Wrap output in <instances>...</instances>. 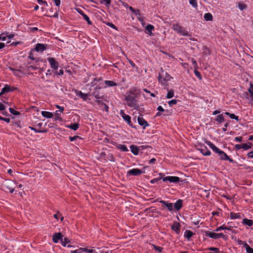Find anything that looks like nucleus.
Segmentation results:
<instances>
[{
    "label": "nucleus",
    "mask_w": 253,
    "mask_h": 253,
    "mask_svg": "<svg viewBox=\"0 0 253 253\" xmlns=\"http://www.w3.org/2000/svg\"><path fill=\"white\" fill-rule=\"evenodd\" d=\"M140 93V90L137 88H131L124 95L126 104L130 107L134 108L138 107V99Z\"/></svg>",
    "instance_id": "f257e3e1"
},
{
    "label": "nucleus",
    "mask_w": 253,
    "mask_h": 253,
    "mask_svg": "<svg viewBox=\"0 0 253 253\" xmlns=\"http://www.w3.org/2000/svg\"><path fill=\"white\" fill-rule=\"evenodd\" d=\"M172 29L178 33L179 34L184 36H189V34L187 31H186L184 28L178 24H174L172 25Z\"/></svg>",
    "instance_id": "f03ea898"
},
{
    "label": "nucleus",
    "mask_w": 253,
    "mask_h": 253,
    "mask_svg": "<svg viewBox=\"0 0 253 253\" xmlns=\"http://www.w3.org/2000/svg\"><path fill=\"white\" fill-rule=\"evenodd\" d=\"M14 183L13 181L7 180L2 184V187L4 190L9 191L10 193H13L14 191Z\"/></svg>",
    "instance_id": "7ed1b4c3"
},
{
    "label": "nucleus",
    "mask_w": 253,
    "mask_h": 253,
    "mask_svg": "<svg viewBox=\"0 0 253 253\" xmlns=\"http://www.w3.org/2000/svg\"><path fill=\"white\" fill-rule=\"evenodd\" d=\"M162 179L165 182L169 181L170 183H177L180 181V178L177 176H168L163 177Z\"/></svg>",
    "instance_id": "20e7f679"
},
{
    "label": "nucleus",
    "mask_w": 253,
    "mask_h": 253,
    "mask_svg": "<svg viewBox=\"0 0 253 253\" xmlns=\"http://www.w3.org/2000/svg\"><path fill=\"white\" fill-rule=\"evenodd\" d=\"M137 121L139 125L143 127V129H145L146 126H149L147 121H146L143 117V115L140 114L137 118Z\"/></svg>",
    "instance_id": "39448f33"
},
{
    "label": "nucleus",
    "mask_w": 253,
    "mask_h": 253,
    "mask_svg": "<svg viewBox=\"0 0 253 253\" xmlns=\"http://www.w3.org/2000/svg\"><path fill=\"white\" fill-rule=\"evenodd\" d=\"M217 154L219 155L220 159L221 160H227L230 162H233V159L230 158V157L223 151L220 150Z\"/></svg>",
    "instance_id": "423d86ee"
},
{
    "label": "nucleus",
    "mask_w": 253,
    "mask_h": 253,
    "mask_svg": "<svg viewBox=\"0 0 253 253\" xmlns=\"http://www.w3.org/2000/svg\"><path fill=\"white\" fill-rule=\"evenodd\" d=\"M47 60L50 65L51 68L55 70L58 69L59 63L54 59V58L52 57L48 58H47Z\"/></svg>",
    "instance_id": "0eeeda50"
},
{
    "label": "nucleus",
    "mask_w": 253,
    "mask_h": 253,
    "mask_svg": "<svg viewBox=\"0 0 253 253\" xmlns=\"http://www.w3.org/2000/svg\"><path fill=\"white\" fill-rule=\"evenodd\" d=\"M15 89L16 88L14 87H11L10 86L6 84L4 86L3 88H2L1 92H0V96L2 95L3 94L12 91Z\"/></svg>",
    "instance_id": "6e6552de"
},
{
    "label": "nucleus",
    "mask_w": 253,
    "mask_h": 253,
    "mask_svg": "<svg viewBox=\"0 0 253 253\" xmlns=\"http://www.w3.org/2000/svg\"><path fill=\"white\" fill-rule=\"evenodd\" d=\"M63 238V235L60 232L55 233L53 235L52 241L55 243H57L60 241L61 242Z\"/></svg>",
    "instance_id": "1a4fd4ad"
},
{
    "label": "nucleus",
    "mask_w": 253,
    "mask_h": 253,
    "mask_svg": "<svg viewBox=\"0 0 253 253\" xmlns=\"http://www.w3.org/2000/svg\"><path fill=\"white\" fill-rule=\"evenodd\" d=\"M142 173V171L138 169H133L129 170L127 174L128 175H138Z\"/></svg>",
    "instance_id": "9d476101"
},
{
    "label": "nucleus",
    "mask_w": 253,
    "mask_h": 253,
    "mask_svg": "<svg viewBox=\"0 0 253 253\" xmlns=\"http://www.w3.org/2000/svg\"><path fill=\"white\" fill-rule=\"evenodd\" d=\"M120 115L123 117L124 120L126 121L129 126H132L131 124V118L129 115H126L123 110L120 111Z\"/></svg>",
    "instance_id": "9b49d317"
},
{
    "label": "nucleus",
    "mask_w": 253,
    "mask_h": 253,
    "mask_svg": "<svg viewBox=\"0 0 253 253\" xmlns=\"http://www.w3.org/2000/svg\"><path fill=\"white\" fill-rule=\"evenodd\" d=\"M198 150L204 156H210L211 154L210 151L208 150L206 146L199 148Z\"/></svg>",
    "instance_id": "f8f14e48"
},
{
    "label": "nucleus",
    "mask_w": 253,
    "mask_h": 253,
    "mask_svg": "<svg viewBox=\"0 0 253 253\" xmlns=\"http://www.w3.org/2000/svg\"><path fill=\"white\" fill-rule=\"evenodd\" d=\"M205 235L211 238H212L214 239H218L217 233L214 232H211L209 231H206L205 232Z\"/></svg>",
    "instance_id": "ddd939ff"
},
{
    "label": "nucleus",
    "mask_w": 253,
    "mask_h": 253,
    "mask_svg": "<svg viewBox=\"0 0 253 253\" xmlns=\"http://www.w3.org/2000/svg\"><path fill=\"white\" fill-rule=\"evenodd\" d=\"M46 46L45 44L38 43L35 47V50L38 52H43L46 49Z\"/></svg>",
    "instance_id": "4468645a"
},
{
    "label": "nucleus",
    "mask_w": 253,
    "mask_h": 253,
    "mask_svg": "<svg viewBox=\"0 0 253 253\" xmlns=\"http://www.w3.org/2000/svg\"><path fill=\"white\" fill-rule=\"evenodd\" d=\"M180 224L177 222H175L171 226V229L174 231L177 234L180 233Z\"/></svg>",
    "instance_id": "2eb2a0df"
},
{
    "label": "nucleus",
    "mask_w": 253,
    "mask_h": 253,
    "mask_svg": "<svg viewBox=\"0 0 253 253\" xmlns=\"http://www.w3.org/2000/svg\"><path fill=\"white\" fill-rule=\"evenodd\" d=\"M160 202L167 207L169 211H172L173 210V206L172 203H168L167 202L163 200H161Z\"/></svg>",
    "instance_id": "dca6fc26"
},
{
    "label": "nucleus",
    "mask_w": 253,
    "mask_h": 253,
    "mask_svg": "<svg viewBox=\"0 0 253 253\" xmlns=\"http://www.w3.org/2000/svg\"><path fill=\"white\" fill-rule=\"evenodd\" d=\"M207 144L216 153H218L220 150L211 142L208 141Z\"/></svg>",
    "instance_id": "f3484780"
},
{
    "label": "nucleus",
    "mask_w": 253,
    "mask_h": 253,
    "mask_svg": "<svg viewBox=\"0 0 253 253\" xmlns=\"http://www.w3.org/2000/svg\"><path fill=\"white\" fill-rule=\"evenodd\" d=\"M76 94L82 99H83L84 101H86L87 99L88 95L87 94H85L83 93L81 91H76Z\"/></svg>",
    "instance_id": "a211bd4d"
},
{
    "label": "nucleus",
    "mask_w": 253,
    "mask_h": 253,
    "mask_svg": "<svg viewBox=\"0 0 253 253\" xmlns=\"http://www.w3.org/2000/svg\"><path fill=\"white\" fill-rule=\"evenodd\" d=\"M182 206V200L180 199L177 200L174 205V207L177 211H179L181 208Z\"/></svg>",
    "instance_id": "6ab92c4d"
},
{
    "label": "nucleus",
    "mask_w": 253,
    "mask_h": 253,
    "mask_svg": "<svg viewBox=\"0 0 253 253\" xmlns=\"http://www.w3.org/2000/svg\"><path fill=\"white\" fill-rule=\"evenodd\" d=\"M131 152L135 155H137L138 154L139 149L135 145H132L130 147Z\"/></svg>",
    "instance_id": "aec40b11"
},
{
    "label": "nucleus",
    "mask_w": 253,
    "mask_h": 253,
    "mask_svg": "<svg viewBox=\"0 0 253 253\" xmlns=\"http://www.w3.org/2000/svg\"><path fill=\"white\" fill-rule=\"evenodd\" d=\"M221 230H231L232 227L231 226L230 227H227L225 226L224 225H222L218 227H217L215 230V231L218 232Z\"/></svg>",
    "instance_id": "412c9836"
},
{
    "label": "nucleus",
    "mask_w": 253,
    "mask_h": 253,
    "mask_svg": "<svg viewBox=\"0 0 253 253\" xmlns=\"http://www.w3.org/2000/svg\"><path fill=\"white\" fill-rule=\"evenodd\" d=\"M41 113L43 117L46 118H51L53 116L52 113L49 112L42 111Z\"/></svg>",
    "instance_id": "4be33fe9"
},
{
    "label": "nucleus",
    "mask_w": 253,
    "mask_h": 253,
    "mask_svg": "<svg viewBox=\"0 0 253 253\" xmlns=\"http://www.w3.org/2000/svg\"><path fill=\"white\" fill-rule=\"evenodd\" d=\"M193 235V232L187 230L185 231L184 233V237L186 238L188 240H189Z\"/></svg>",
    "instance_id": "5701e85b"
},
{
    "label": "nucleus",
    "mask_w": 253,
    "mask_h": 253,
    "mask_svg": "<svg viewBox=\"0 0 253 253\" xmlns=\"http://www.w3.org/2000/svg\"><path fill=\"white\" fill-rule=\"evenodd\" d=\"M230 218L232 219L240 218L241 216L239 213H234L231 212L230 213Z\"/></svg>",
    "instance_id": "b1692460"
},
{
    "label": "nucleus",
    "mask_w": 253,
    "mask_h": 253,
    "mask_svg": "<svg viewBox=\"0 0 253 253\" xmlns=\"http://www.w3.org/2000/svg\"><path fill=\"white\" fill-rule=\"evenodd\" d=\"M243 223L248 226H251L253 225V220L245 218L243 220Z\"/></svg>",
    "instance_id": "393cba45"
},
{
    "label": "nucleus",
    "mask_w": 253,
    "mask_h": 253,
    "mask_svg": "<svg viewBox=\"0 0 253 253\" xmlns=\"http://www.w3.org/2000/svg\"><path fill=\"white\" fill-rule=\"evenodd\" d=\"M252 143L249 142L248 143L242 144V147L243 149L247 150L252 148Z\"/></svg>",
    "instance_id": "a878e982"
},
{
    "label": "nucleus",
    "mask_w": 253,
    "mask_h": 253,
    "mask_svg": "<svg viewBox=\"0 0 253 253\" xmlns=\"http://www.w3.org/2000/svg\"><path fill=\"white\" fill-rule=\"evenodd\" d=\"M67 127L69 128H71L74 130H76L77 129H78V128L79 127V125L77 123H74L73 124H71L69 126H67Z\"/></svg>",
    "instance_id": "bb28decb"
},
{
    "label": "nucleus",
    "mask_w": 253,
    "mask_h": 253,
    "mask_svg": "<svg viewBox=\"0 0 253 253\" xmlns=\"http://www.w3.org/2000/svg\"><path fill=\"white\" fill-rule=\"evenodd\" d=\"M70 240L69 238L65 237L64 239L62 238L61 243L63 246L65 247L67 244L70 243Z\"/></svg>",
    "instance_id": "cd10ccee"
},
{
    "label": "nucleus",
    "mask_w": 253,
    "mask_h": 253,
    "mask_svg": "<svg viewBox=\"0 0 253 253\" xmlns=\"http://www.w3.org/2000/svg\"><path fill=\"white\" fill-rule=\"evenodd\" d=\"M204 19L206 21H211L212 20V15L210 13H207L204 15Z\"/></svg>",
    "instance_id": "c85d7f7f"
},
{
    "label": "nucleus",
    "mask_w": 253,
    "mask_h": 253,
    "mask_svg": "<svg viewBox=\"0 0 253 253\" xmlns=\"http://www.w3.org/2000/svg\"><path fill=\"white\" fill-rule=\"evenodd\" d=\"M215 120L219 123H221L224 121V119L222 114L217 116Z\"/></svg>",
    "instance_id": "c756f323"
},
{
    "label": "nucleus",
    "mask_w": 253,
    "mask_h": 253,
    "mask_svg": "<svg viewBox=\"0 0 253 253\" xmlns=\"http://www.w3.org/2000/svg\"><path fill=\"white\" fill-rule=\"evenodd\" d=\"M174 96V91L173 89H170L168 91L167 95V98L169 99Z\"/></svg>",
    "instance_id": "7c9ffc66"
},
{
    "label": "nucleus",
    "mask_w": 253,
    "mask_h": 253,
    "mask_svg": "<svg viewBox=\"0 0 253 253\" xmlns=\"http://www.w3.org/2000/svg\"><path fill=\"white\" fill-rule=\"evenodd\" d=\"M118 148L119 149H120L122 151H123V152H127V151H128V149H127V148L126 147V145H122V144H120L118 146Z\"/></svg>",
    "instance_id": "2f4dec72"
},
{
    "label": "nucleus",
    "mask_w": 253,
    "mask_h": 253,
    "mask_svg": "<svg viewBox=\"0 0 253 253\" xmlns=\"http://www.w3.org/2000/svg\"><path fill=\"white\" fill-rule=\"evenodd\" d=\"M105 84L109 86H113L116 85V84L112 81L105 80Z\"/></svg>",
    "instance_id": "473e14b6"
},
{
    "label": "nucleus",
    "mask_w": 253,
    "mask_h": 253,
    "mask_svg": "<svg viewBox=\"0 0 253 253\" xmlns=\"http://www.w3.org/2000/svg\"><path fill=\"white\" fill-rule=\"evenodd\" d=\"M154 29V26L152 25H150V24H148L146 27V30L149 32H150V35H152V31Z\"/></svg>",
    "instance_id": "72a5a7b5"
},
{
    "label": "nucleus",
    "mask_w": 253,
    "mask_h": 253,
    "mask_svg": "<svg viewBox=\"0 0 253 253\" xmlns=\"http://www.w3.org/2000/svg\"><path fill=\"white\" fill-rule=\"evenodd\" d=\"M100 2L102 4H105L106 6H109L111 3V0H100Z\"/></svg>",
    "instance_id": "f704fd0d"
},
{
    "label": "nucleus",
    "mask_w": 253,
    "mask_h": 253,
    "mask_svg": "<svg viewBox=\"0 0 253 253\" xmlns=\"http://www.w3.org/2000/svg\"><path fill=\"white\" fill-rule=\"evenodd\" d=\"M245 248L247 253H253V249L250 247L248 244L245 245Z\"/></svg>",
    "instance_id": "c9c22d12"
},
{
    "label": "nucleus",
    "mask_w": 253,
    "mask_h": 253,
    "mask_svg": "<svg viewBox=\"0 0 253 253\" xmlns=\"http://www.w3.org/2000/svg\"><path fill=\"white\" fill-rule=\"evenodd\" d=\"M189 3L194 8H196L198 6L196 0H189Z\"/></svg>",
    "instance_id": "e433bc0d"
},
{
    "label": "nucleus",
    "mask_w": 253,
    "mask_h": 253,
    "mask_svg": "<svg viewBox=\"0 0 253 253\" xmlns=\"http://www.w3.org/2000/svg\"><path fill=\"white\" fill-rule=\"evenodd\" d=\"M251 97H253V85L251 83L250 86L248 89Z\"/></svg>",
    "instance_id": "4c0bfd02"
},
{
    "label": "nucleus",
    "mask_w": 253,
    "mask_h": 253,
    "mask_svg": "<svg viewBox=\"0 0 253 253\" xmlns=\"http://www.w3.org/2000/svg\"><path fill=\"white\" fill-rule=\"evenodd\" d=\"M54 217L57 219H58V218H60V220L62 221H63L64 217L63 216H62L59 212H57V213L54 214L53 215Z\"/></svg>",
    "instance_id": "58836bf2"
},
{
    "label": "nucleus",
    "mask_w": 253,
    "mask_h": 253,
    "mask_svg": "<svg viewBox=\"0 0 253 253\" xmlns=\"http://www.w3.org/2000/svg\"><path fill=\"white\" fill-rule=\"evenodd\" d=\"M9 112L14 115H19L20 114V112L17 111H15L14 109L12 108H9Z\"/></svg>",
    "instance_id": "ea45409f"
},
{
    "label": "nucleus",
    "mask_w": 253,
    "mask_h": 253,
    "mask_svg": "<svg viewBox=\"0 0 253 253\" xmlns=\"http://www.w3.org/2000/svg\"><path fill=\"white\" fill-rule=\"evenodd\" d=\"M238 7L241 10H243L245 9L247 7L246 5L245 4L242 3H238Z\"/></svg>",
    "instance_id": "a19ab883"
},
{
    "label": "nucleus",
    "mask_w": 253,
    "mask_h": 253,
    "mask_svg": "<svg viewBox=\"0 0 253 253\" xmlns=\"http://www.w3.org/2000/svg\"><path fill=\"white\" fill-rule=\"evenodd\" d=\"M83 16L84 19L87 22V23L89 25H91L92 24V22L89 20V17L86 14H84Z\"/></svg>",
    "instance_id": "79ce46f5"
},
{
    "label": "nucleus",
    "mask_w": 253,
    "mask_h": 253,
    "mask_svg": "<svg viewBox=\"0 0 253 253\" xmlns=\"http://www.w3.org/2000/svg\"><path fill=\"white\" fill-rule=\"evenodd\" d=\"M65 77L68 78H71V72L69 70H66L65 71Z\"/></svg>",
    "instance_id": "37998d69"
},
{
    "label": "nucleus",
    "mask_w": 253,
    "mask_h": 253,
    "mask_svg": "<svg viewBox=\"0 0 253 253\" xmlns=\"http://www.w3.org/2000/svg\"><path fill=\"white\" fill-rule=\"evenodd\" d=\"M55 119L56 120H60L62 121V118L60 117V113L56 111L55 113Z\"/></svg>",
    "instance_id": "c03bdc74"
},
{
    "label": "nucleus",
    "mask_w": 253,
    "mask_h": 253,
    "mask_svg": "<svg viewBox=\"0 0 253 253\" xmlns=\"http://www.w3.org/2000/svg\"><path fill=\"white\" fill-rule=\"evenodd\" d=\"M231 119H234L237 121L239 120V117L237 116H236L234 114H231L229 117Z\"/></svg>",
    "instance_id": "a18cd8bd"
},
{
    "label": "nucleus",
    "mask_w": 253,
    "mask_h": 253,
    "mask_svg": "<svg viewBox=\"0 0 253 253\" xmlns=\"http://www.w3.org/2000/svg\"><path fill=\"white\" fill-rule=\"evenodd\" d=\"M208 250L211 251H214L215 253H219V250L217 248L211 247V248H209L208 249Z\"/></svg>",
    "instance_id": "49530a36"
},
{
    "label": "nucleus",
    "mask_w": 253,
    "mask_h": 253,
    "mask_svg": "<svg viewBox=\"0 0 253 253\" xmlns=\"http://www.w3.org/2000/svg\"><path fill=\"white\" fill-rule=\"evenodd\" d=\"M37 1L41 5L44 4L46 6H48L47 3L46 1L42 0H37Z\"/></svg>",
    "instance_id": "de8ad7c7"
},
{
    "label": "nucleus",
    "mask_w": 253,
    "mask_h": 253,
    "mask_svg": "<svg viewBox=\"0 0 253 253\" xmlns=\"http://www.w3.org/2000/svg\"><path fill=\"white\" fill-rule=\"evenodd\" d=\"M6 38H7V37H6V34L2 33L0 35V40L4 41L6 40Z\"/></svg>",
    "instance_id": "09e8293b"
},
{
    "label": "nucleus",
    "mask_w": 253,
    "mask_h": 253,
    "mask_svg": "<svg viewBox=\"0 0 253 253\" xmlns=\"http://www.w3.org/2000/svg\"><path fill=\"white\" fill-rule=\"evenodd\" d=\"M177 101L175 99H172L168 102V104L170 106H171L173 104H176L177 103Z\"/></svg>",
    "instance_id": "8fccbe9b"
},
{
    "label": "nucleus",
    "mask_w": 253,
    "mask_h": 253,
    "mask_svg": "<svg viewBox=\"0 0 253 253\" xmlns=\"http://www.w3.org/2000/svg\"><path fill=\"white\" fill-rule=\"evenodd\" d=\"M29 128L30 129H31V130H34L35 132H39V133H40V132H46V130H37L35 128L33 127H31V126H29Z\"/></svg>",
    "instance_id": "3c124183"
},
{
    "label": "nucleus",
    "mask_w": 253,
    "mask_h": 253,
    "mask_svg": "<svg viewBox=\"0 0 253 253\" xmlns=\"http://www.w3.org/2000/svg\"><path fill=\"white\" fill-rule=\"evenodd\" d=\"M237 242L239 245H243L245 248V245H248V244L246 242H244V241H241L240 240H238Z\"/></svg>",
    "instance_id": "603ef678"
},
{
    "label": "nucleus",
    "mask_w": 253,
    "mask_h": 253,
    "mask_svg": "<svg viewBox=\"0 0 253 253\" xmlns=\"http://www.w3.org/2000/svg\"><path fill=\"white\" fill-rule=\"evenodd\" d=\"M106 24L109 26H110V27L115 29V30H117V27L115 26V25L114 24H113V23H106Z\"/></svg>",
    "instance_id": "864d4df0"
},
{
    "label": "nucleus",
    "mask_w": 253,
    "mask_h": 253,
    "mask_svg": "<svg viewBox=\"0 0 253 253\" xmlns=\"http://www.w3.org/2000/svg\"><path fill=\"white\" fill-rule=\"evenodd\" d=\"M77 138H80L79 136H70L69 139L71 141H73L75 140Z\"/></svg>",
    "instance_id": "5fc2aeb1"
},
{
    "label": "nucleus",
    "mask_w": 253,
    "mask_h": 253,
    "mask_svg": "<svg viewBox=\"0 0 253 253\" xmlns=\"http://www.w3.org/2000/svg\"><path fill=\"white\" fill-rule=\"evenodd\" d=\"M84 252H86L87 253H98L97 252H96L95 251L93 250H88L86 248V249H84Z\"/></svg>",
    "instance_id": "6e6d98bb"
},
{
    "label": "nucleus",
    "mask_w": 253,
    "mask_h": 253,
    "mask_svg": "<svg viewBox=\"0 0 253 253\" xmlns=\"http://www.w3.org/2000/svg\"><path fill=\"white\" fill-rule=\"evenodd\" d=\"M108 159L109 161H112V162H114L115 161V159L114 157L112 154H111L109 156Z\"/></svg>",
    "instance_id": "4d7b16f0"
},
{
    "label": "nucleus",
    "mask_w": 253,
    "mask_h": 253,
    "mask_svg": "<svg viewBox=\"0 0 253 253\" xmlns=\"http://www.w3.org/2000/svg\"><path fill=\"white\" fill-rule=\"evenodd\" d=\"M161 178H162V177L160 178H155V179H152L151 181H150V182L151 183H155V182H158L159 180H160Z\"/></svg>",
    "instance_id": "13d9d810"
},
{
    "label": "nucleus",
    "mask_w": 253,
    "mask_h": 253,
    "mask_svg": "<svg viewBox=\"0 0 253 253\" xmlns=\"http://www.w3.org/2000/svg\"><path fill=\"white\" fill-rule=\"evenodd\" d=\"M243 137L241 136L240 137H236L235 138V140L237 142H241L242 141Z\"/></svg>",
    "instance_id": "bf43d9fd"
},
{
    "label": "nucleus",
    "mask_w": 253,
    "mask_h": 253,
    "mask_svg": "<svg viewBox=\"0 0 253 253\" xmlns=\"http://www.w3.org/2000/svg\"><path fill=\"white\" fill-rule=\"evenodd\" d=\"M52 0L54 1L55 4L57 6H59V5L60 4V0Z\"/></svg>",
    "instance_id": "052dcab7"
},
{
    "label": "nucleus",
    "mask_w": 253,
    "mask_h": 253,
    "mask_svg": "<svg viewBox=\"0 0 253 253\" xmlns=\"http://www.w3.org/2000/svg\"><path fill=\"white\" fill-rule=\"evenodd\" d=\"M217 235H218V238H225V235L222 233H217Z\"/></svg>",
    "instance_id": "680f3d73"
},
{
    "label": "nucleus",
    "mask_w": 253,
    "mask_h": 253,
    "mask_svg": "<svg viewBox=\"0 0 253 253\" xmlns=\"http://www.w3.org/2000/svg\"><path fill=\"white\" fill-rule=\"evenodd\" d=\"M0 120L4 121L8 123L10 122V119H9V118L1 117V119H0Z\"/></svg>",
    "instance_id": "e2e57ef3"
},
{
    "label": "nucleus",
    "mask_w": 253,
    "mask_h": 253,
    "mask_svg": "<svg viewBox=\"0 0 253 253\" xmlns=\"http://www.w3.org/2000/svg\"><path fill=\"white\" fill-rule=\"evenodd\" d=\"M248 157L250 158H253V151L248 154Z\"/></svg>",
    "instance_id": "0e129e2a"
},
{
    "label": "nucleus",
    "mask_w": 253,
    "mask_h": 253,
    "mask_svg": "<svg viewBox=\"0 0 253 253\" xmlns=\"http://www.w3.org/2000/svg\"><path fill=\"white\" fill-rule=\"evenodd\" d=\"M157 110L160 112H164L165 110L161 106H159L157 108Z\"/></svg>",
    "instance_id": "69168bd1"
},
{
    "label": "nucleus",
    "mask_w": 253,
    "mask_h": 253,
    "mask_svg": "<svg viewBox=\"0 0 253 253\" xmlns=\"http://www.w3.org/2000/svg\"><path fill=\"white\" fill-rule=\"evenodd\" d=\"M242 144H236V145L235 146V148H236V149L237 150H239V149H240L242 148Z\"/></svg>",
    "instance_id": "338daca9"
},
{
    "label": "nucleus",
    "mask_w": 253,
    "mask_h": 253,
    "mask_svg": "<svg viewBox=\"0 0 253 253\" xmlns=\"http://www.w3.org/2000/svg\"><path fill=\"white\" fill-rule=\"evenodd\" d=\"M154 248L156 250L158 251L160 253L162 252V248L160 247L155 246Z\"/></svg>",
    "instance_id": "774afa93"
}]
</instances>
